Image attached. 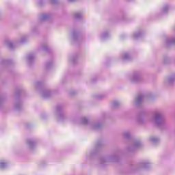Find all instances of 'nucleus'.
Segmentation results:
<instances>
[{
	"label": "nucleus",
	"mask_w": 175,
	"mask_h": 175,
	"mask_svg": "<svg viewBox=\"0 0 175 175\" xmlns=\"http://www.w3.org/2000/svg\"><path fill=\"white\" fill-rule=\"evenodd\" d=\"M70 1H73V0H70Z\"/></svg>",
	"instance_id": "nucleus-1"
}]
</instances>
